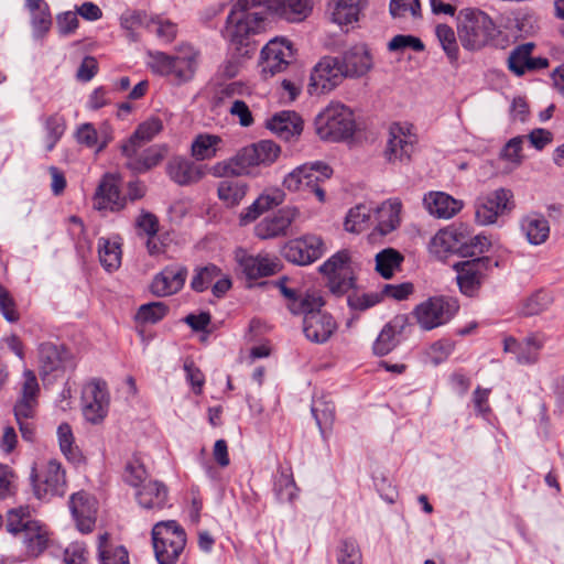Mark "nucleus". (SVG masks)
I'll return each mask as SVG.
<instances>
[{
    "instance_id": "nucleus-27",
    "label": "nucleus",
    "mask_w": 564,
    "mask_h": 564,
    "mask_svg": "<svg viewBox=\"0 0 564 564\" xmlns=\"http://www.w3.org/2000/svg\"><path fill=\"white\" fill-rule=\"evenodd\" d=\"M535 44L532 42L517 45L509 54L507 65L509 70L516 76H523L528 72H534L546 68L549 59L545 57H533L532 52Z\"/></svg>"
},
{
    "instance_id": "nucleus-1",
    "label": "nucleus",
    "mask_w": 564,
    "mask_h": 564,
    "mask_svg": "<svg viewBox=\"0 0 564 564\" xmlns=\"http://www.w3.org/2000/svg\"><path fill=\"white\" fill-rule=\"evenodd\" d=\"M286 276L280 278L275 285L288 300V308L292 314H302L303 332L306 338L313 343H325L335 332L337 325L330 314L322 311L324 301L316 293L300 292L288 288Z\"/></svg>"
},
{
    "instance_id": "nucleus-13",
    "label": "nucleus",
    "mask_w": 564,
    "mask_h": 564,
    "mask_svg": "<svg viewBox=\"0 0 564 564\" xmlns=\"http://www.w3.org/2000/svg\"><path fill=\"white\" fill-rule=\"evenodd\" d=\"M494 265H498V262L492 263L489 257H478L456 263L454 268L462 293L474 296Z\"/></svg>"
},
{
    "instance_id": "nucleus-58",
    "label": "nucleus",
    "mask_w": 564,
    "mask_h": 564,
    "mask_svg": "<svg viewBox=\"0 0 564 564\" xmlns=\"http://www.w3.org/2000/svg\"><path fill=\"white\" fill-rule=\"evenodd\" d=\"M169 312L167 305L162 302H151L139 307L137 319L142 323H158Z\"/></svg>"
},
{
    "instance_id": "nucleus-33",
    "label": "nucleus",
    "mask_w": 564,
    "mask_h": 564,
    "mask_svg": "<svg viewBox=\"0 0 564 564\" xmlns=\"http://www.w3.org/2000/svg\"><path fill=\"white\" fill-rule=\"evenodd\" d=\"M464 235V225L441 229L431 240V251L440 257L449 252L460 254Z\"/></svg>"
},
{
    "instance_id": "nucleus-17",
    "label": "nucleus",
    "mask_w": 564,
    "mask_h": 564,
    "mask_svg": "<svg viewBox=\"0 0 564 564\" xmlns=\"http://www.w3.org/2000/svg\"><path fill=\"white\" fill-rule=\"evenodd\" d=\"M513 207V193L507 188H498L477 200L475 217L480 225H491Z\"/></svg>"
},
{
    "instance_id": "nucleus-32",
    "label": "nucleus",
    "mask_w": 564,
    "mask_h": 564,
    "mask_svg": "<svg viewBox=\"0 0 564 564\" xmlns=\"http://www.w3.org/2000/svg\"><path fill=\"white\" fill-rule=\"evenodd\" d=\"M346 77H361L372 68V56L365 44L345 51L340 57Z\"/></svg>"
},
{
    "instance_id": "nucleus-57",
    "label": "nucleus",
    "mask_w": 564,
    "mask_h": 564,
    "mask_svg": "<svg viewBox=\"0 0 564 564\" xmlns=\"http://www.w3.org/2000/svg\"><path fill=\"white\" fill-rule=\"evenodd\" d=\"M436 36L451 61H455L458 57V45L454 30L446 25L440 24L436 26Z\"/></svg>"
},
{
    "instance_id": "nucleus-24",
    "label": "nucleus",
    "mask_w": 564,
    "mask_h": 564,
    "mask_svg": "<svg viewBox=\"0 0 564 564\" xmlns=\"http://www.w3.org/2000/svg\"><path fill=\"white\" fill-rule=\"evenodd\" d=\"M39 362L44 375L56 372V376L76 366L72 352L53 343H42L39 346Z\"/></svg>"
},
{
    "instance_id": "nucleus-22",
    "label": "nucleus",
    "mask_w": 564,
    "mask_h": 564,
    "mask_svg": "<svg viewBox=\"0 0 564 564\" xmlns=\"http://www.w3.org/2000/svg\"><path fill=\"white\" fill-rule=\"evenodd\" d=\"M166 147L154 144L144 149V147L121 145L122 155L126 158V165L135 174L150 171L161 163L166 154Z\"/></svg>"
},
{
    "instance_id": "nucleus-28",
    "label": "nucleus",
    "mask_w": 564,
    "mask_h": 564,
    "mask_svg": "<svg viewBox=\"0 0 564 564\" xmlns=\"http://www.w3.org/2000/svg\"><path fill=\"white\" fill-rule=\"evenodd\" d=\"M69 509L76 527L82 533L93 531L96 523V501L88 494L79 491L73 494L69 499Z\"/></svg>"
},
{
    "instance_id": "nucleus-52",
    "label": "nucleus",
    "mask_w": 564,
    "mask_h": 564,
    "mask_svg": "<svg viewBox=\"0 0 564 564\" xmlns=\"http://www.w3.org/2000/svg\"><path fill=\"white\" fill-rule=\"evenodd\" d=\"M57 438L63 455L72 463H79L83 456L78 446L75 445L74 434L69 424L62 423L57 427Z\"/></svg>"
},
{
    "instance_id": "nucleus-47",
    "label": "nucleus",
    "mask_w": 564,
    "mask_h": 564,
    "mask_svg": "<svg viewBox=\"0 0 564 564\" xmlns=\"http://www.w3.org/2000/svg\"><path fill=\"white\" fill-rule=\"evenodd\" d=\"M345 229L350 232L359 234L367 229L372 224V209L367 205H357L350 208L346 219Z\"/></svg>"
},
{
    "instance_id": "nucleus-61",
    "label": "nucleus",
    "mask_w": 564,
    "mask_h": 564,
    "mask_svg": "<svg viewBox=\"0 0 564 564\" xmlns=\"http://www.w3.org/2000/svg\"><path fill=\"white\" fill-rule=\"evenodd\" d=\"M408 48L414 52H421L424 50V44L419 37L405 34H398L388 43V50L390 52L402 53Z\"/></svg>"
},
{
    "instance_id": "nucleus-10",
    "label": "nucleus",
    "mask_w": 564,
    "mask_h": 564,
    "mask_svg": "<svg viewBox=\"0 0 564 564\" xmlns=\"http://www.w3.org/2000/svg\"><path fill=\"white\" fill-rule=\"evenodd\" d=\"M34 492L39 499L62 497L67 490L66 473L61 462L50 459L31 475Z\"/></svg>"
},
{
    "instance_id": "nucleus-19",
    "label": "nucleus",
    "mask_w": 564,
    "mask_h": 564,
    "mask_svg": "<svg viewBox=\"0 0 564 564\" xmlns=\"http://www.w3.org/2000/svg\"><path fill=\"white\" fill-rule=\"evenodd\" d=\"M325 252V245L321 237L305 235L302 238L290 240L282 248V256L289 262L307 265L319 259Z\"/></svg>"
},
{
    "instance_id": "nucleus-30",
    "label": "nucleus",
    "mask_w": 564,
    "mask_h": 564,
    "mask_svg": "<svg viewBox=\"0 0 564 564\" xmlns=\"http://www.w3.org/2000/svg\"><path fill=\"white\" fill-rule=\"evenodd\" d=\"M402 204L399 199H388L372 209L373 232L387 236L400 226Z\"/></svg>"
},
{
    "instance_id": "nucleus-8",
    "label": "nucleus",
    "mask_w": 564,
    "mask_h": 564,
    "mask_svg": "<svg viewBox=\"0 0 564 564\" xmlns=\"http://www.w3.org/2000/svg\"><path fill=\"white\" fill-rule=\"evenodd\" d=\"M316 132L326 141H341L355 132L351 110L341 104H330L315 119Z\"/></svg>"
},
{
    "instance_id": "nucleus-20",
    "label": "nucleus",
    "mask_w": 564,
    "mask_h": 564,
    "mask_svg": "<svg viewBox=\"0 0 564 564\" xmlns=\"http://www.w3.org/2000/svg\"><path fill=\"white\" fill-rule=\"evenodd\" d=\"M413 127L408 123H392L389 128V139L384 151L389 162L410 160L417 142Z\"/></svg>"
},
{
    "instance_id": "nucleus-36",
    "label": "nucleus",
    "mask_w": 564,
    "mask_h": 564,
    "mask_svg": "<svg viewBox=\"0 0 564 564\" xmlns=\"http://www.w3.org/2000/svg\"><path fill=\"white\" fill-rule=\"evenodd\" d=\"M423 203L431 215L444 219L455 216L463 208L460 200L443 192L429 193L424 196Z\"/></svg>"
},
{
    "instance_id": "nucleus-34",
    "label": "nucleus",
    "mask_w": 564,
    "mask_h": 564,
    "mask_svg": "<svg viewBox=\"0 0 564 564\" xmlns=\"http://www.w3.org/2000/svg\"><path fill=\"white\" fill-rule=\"evenodd\" d=\"M406 325L408 316L404 314L397 315L387 323L373 343V352L377 356H386L392 351L399 343L398 335L402 334Z\"/></svg>"
},
{
    "instance_id": "nucleus-55",
    "label": "nucleus",
    "mask_w": 564,
    "mask_h": 564,
    "mask_svg": "<svg viewBox=\"0 0 564 564\" xmlns=\"http://www.w3.org/2000/svg\"><path fill=\"white\" fill-rule=\"evenodd\" d=\"M553 296L549 291L539 290L530 295L523 304L522 312L524 315H538L550 307Z\"/></svg>"
},
{
    "instance_id": "nucleus-54",
    "label": "nucleus",
    "mask_w": 564,
    "mask_h": 564,
    "mask_svg": "<svg viewBox=\"0 0 564 564\" xmlns=\"http://www.w3.org/2000/svg\"><path fill=\"white\" fill-rule=\"evenodd\" d=\"M460 250L462 257H474L489 250L490 241L484 235L471 236L465 226V235Z\"/></svg>"
},
{
    "instance_id": "nucleus-51",
    "label": "nucleus",
    "mask_w": 564,
    "mask_h": 564,
    "mask_svg": "<svg viewBox=\"0 0 564 564\" xmlns=\"http://www.w3.org/2000/svg\"><path fill=\"white\" fill-rule=\"evenodd\" d=\"M44 129H45V150L51 152L66 130V121L63 116L58 113L51 115L44 120Z\"/></svg>"
},
{
    "instance_id": "nucleus-35",
    "label": "nucleus",
    "mask_w": 564,
    "mask_h": 564,
    "mask_svg": "<svg viewBox=\"0 0 564 564\" xmlns=\"http://www.w3.org/2000/svg\"><path fill=\"white\" fill-rule=\"evenodd\" d=\"M267 128L279 138L289 141L302 133L303 121L296 112L284 110L269 119L267 121Z\"/></svg>"
},
{
    "instance_id": "nucleus-48",
    "label": "nucleus",
    "mask_w": 564,
    "mask_h": 564,
    "mask_svg": "<svg viewBox=\"0 0 564 564\" xmlns=\"http://www.w3.org/2000/svg\"><path fill=\"white\" fill-rule=\"evenodd\" d=\"M223 142L221 138L215 134H199L192 143V154L196 160L204 161L214 158Z\"/></svg>"
},
{
    "instance_id": "nucleus-46",
    "label": "nucleus",
    "mask_w": 564,
    "mask_h": 564,
    "mask_svg": "<svg viewBox=\"0 0 564 564\" xmlns=\"http://www.w3.org/2000/svg\"><path fill=\"white\" fill-rule=\"evenodd\" d=\"M274 9L276 13L290 21H302L311 11L310 0H276Z\"/></svg>"
},
{
    "instance_id": "nucleus-38",
    "label": "nucleus",
    "mask_w": 564,
    "mask_h": 564,
    "mask_svg": "<svg viewBox=\"0 0 564 564\" xmlns=\"http://www.w3.org/2000/svg\"><path fill=\"white\" fill-rule=\"evenodd\" d=\"M98 257L100 264L108 272H113L121 265L122 239L115 235L111 237H100L98 239Z\"/></svg>"
},
{
    "instance_id": "nucleus-12",
    "label": "nucleus",
    "mask_w": 564,
    "mask_h": 564,
    "mask_svg": "<svg viewBox=\"0 0 564 564\" xmlns=\"http://www.w3.org/2000/svg\"><path fill=\"white\" fill-rule=\"evenodd\" d=\"M319 272L328 278V285L334 294L341 295L354 288V271L347 250L333 254L319 267Z\"/></svg>"
},
{
    "instance_id": "nucleus-62",
    "label": "nucleus",
    "mask_w": 564,
    "mask_h": 564,
    "mask_svg": "<svg viewBox=\"0 0 564 564\" xmlns=\"http://www.w3.org/2000/svg\"><path fill=\"white\" fill-rule=\"evenodd\" d=\"M31 25L33 36L35 39H43L47 34L52 25L50 8L31 13Z\"/></svg>"
},
{
    "instance_id": "nucleus-26",
    "label": "nucleus",
    "mask_w": 564,
    "mask_h": 564,
    "mask_svg": "<svg viewBox=\"0 0 564 564\" xmlns=\"http://www.w3.org/2000/svg\"><path fill=\"white\" fill-rule=\"evenodd\" d=\"M187 268L172 263L156 273L151 283V292L156 296H169L180 292L187 278Z\"/></svg>"
},
{
    "instance_id": "nucleus-7",
    "label": "nucleus",
    "mask_w": 564,
    "mask_h": 564,
    "mask_svg": "<svg viewBox=\"0 0 564 564\" xmlns=\"http://www.w3.org/2000/svg\"><path fill=\"white\" fill-rule=\"evenodd\" d=\"M332 169L323 162L305 163L291 171L283 180V185L291 192L313 193L319 203L325 202L322 183L332 176Z\"/></svg>"
},
{
    "instance_id": "nucleus-21",
    "label": "nucleus",
    "mask_w": 564,
    "mask_h": 564,
    "mask_svg": "<svg viewBox=\"0 0 564 564\" xmlns=\"http://www.w3.org/2000/svg\"><path fill=\"white\" fill-rule=\"evenodd\" d=\"M40 391L35 372L25 369L22 373L19 395L13 408L17 420L33 419L35 416Z\"/></svg>"
},
{
    "instance_id": "nucleus-31",
    "label": "nucleus",
    "mask_w": 564,
    "mask_h": 564,
    "mask_svg": "<svg viewBox=\"0 0 564 564\" xmlns=\"http://www.w3.org/2000/svg\"><path fill=\"white\" fill-rule=\"evenodd\" d=\"M543 343L535 336L530 335L521 340L507 337L503 340V350L512 354L519 365H534L539 360Z\"/></svg>"
},
{
    "instance_id": "nucleus-16",
    "label": "nucleus",
    "mask_w": 564,
    "mask_h": 564,
    "mask_svg": "<svg viewBox=\"0 0 564 564\" xmlns=\"http://www.w3.org/2000/svg\"><path fill=\"white\" fill-rule=\"evenodd\" d=\"M235 260L239 270L250 281L274 275L281 270V262L276 257L268 253L253 256L243 248L235 250Z\"/></svg>"
},
{
    "instance_id": "nucleus-5",
    "label": "nucleus",
    "mask_w": 564,
    "mask_h": 564,
    "mask_svg": "<svg viewBox=\"0 0 564 564\" xmlns=\"http://www.w3.org/2000/svg\"><path fill=\"white\" fill-rule=\"evenodd\" d=\"M150 66L153 72L170 76L176 83L191 80L197 67L198 53L189 44H181L175 55L163 52H151Z\"/></svg>"
},
{
    "instance_id": "nucleus-40",
    "label": "nucleus",
    "mask_w": 564,
    "mask_h": 564,
    "mask_svg": "<svg viewBox=\"0 0 564 564\" xmlns=\"http://www.w3.org/2000/svg\"><path fill=\"white\" fill-rule=\"evenodd\" d=\"M366 7V0H336L332 19L338 25H349L357 22L359 14Z\"/></svg>"
},
{
    "instance_id": "nucleus-45",
    "label": "nucleus",
    "mask_w": 564,
    "mask_h": 564,
    "mask_svg": "<svg viewBox=\"0 0 564 564\" xmlns=\"http://www.w3.org/2000/svg\"><path fill=\"white\" fill-rule=\"evenodd\" d=\"M97 550L100 564H130L127 549L122 545L112 549L108 533L99 535Z\"/></svg>"
},
{
    "instance_id": "nucleus-18",
    "label": "nucleus",
    "mask_w": 564,
    "mask_h": 564,
    "mask_svg": "<svg viewBox=\"0 0 564 564\" xmlns=\"http://www.w3.org/2000/svg\"><path fill=\"white\" fill-rule=\"evenodd\" d=\"M300 216V210L294 206H284L276 212L267 215L254 226V235L261 240L275 239L289 235L292 224Z\"/></svg>"
},
{
    "instance_id": "nucleus-15",
    "label": "nucleus",
    "mask_w": 564,
    "mask_h": 564,
    "mask_svg": "<svg viewBox=\"0 0 564 564\" xmlns=\"http://www.w3.org/2000/svg\"><path fill=\"white\" fill-rule=\"evenodd\" d=\"M294 57L293 45L285 39L269 41L261 51V73L264 78L286 69Z\"/></svg>"
},
{
    "instance_id": "nucleus-53",
    "label": "nucleus",
    "mask_w": 564,
    "mask_h": 564,
    "mask_svg": "<svg viewBox=\"0 0 564 564\" xmlns=\"http://www.w3.org/2000/svg\"><path fill=\"white\" fill-rule=\"evenodd\" d=\"M273 491L281 502H291L295 499L297 487L293 476L288 470H281L275 476Z\"/></svg>"
},
{
    "instance_id": "nucleus-25",
    "label": "nucleus",
    "mask_w": 564,
    "mask_h": 564,
    "mask_svg": "<svg viewBox=\"0 0 564 564\" xmlns=\"http://www.w3.org/2000/svg\"><path fill=\"white\" fill-rule=\"evenodd\" d=\"M259 164L256 160V150L253 145L242 148L237 154L228 161L217 163L213 171L218 177L257 175Z\"/></svg>"
},
{
    "instance_id": "nucleus-39",
    "label": "nucleus",
    "mask_w": 564,
    "mask_h": 564,
    "mask_svg": "<svg viewBox=\"0 0 564 564\" xmlns=\"http://www.w3.org/2000/svg\"><path fill=\"white\" fill-rule=\"evenodd\" d=\"M521 230L531 245L545 242L550 235L549 221L540 215H529L521 220Z\"/></svg>"
},
{
    "instance_id": "nucleus-37",
    "label": "nucleus",
    "mask_w": 564,
    "mask_h": 564,
    "mask_svg": "<svg viewBox=\"0 0 564 564\" xmlns=\"http://www.w3.org/2000/svg\"><path fill=\"white\" fill-rule=\"evenodd\" d=\"M139 505L148 510H161L167 505L166 486L158 480L143 484L135 494Z\"/></svg>"
},
{
    "instance_id": "nucleus-59",
    "label": "nucleus",
    "mask_w": 564,
    "mask_h": 564,
    "mask_svg": "<svg viewBox=\"0 0 564 564\" xmlns=\"http://www.w3.org/2000/svg\"><path fill=\"white\" fill-rule=\"evenodd\" d=\"M338 564H362V556L358 544L354 540H344L337 550Z\"/></svg>"
},
{
    "instance_id": "nucleus-42",
    "label": "nucleus",
    "mask_w": 564,
    "mask_h": 564,
    "mask_svg": "<svg viewBox=\"0 0 564 564\" xmlns=\"http://www.w3.org/2000/svg\"><path fill=\"white\" fill-rule=\"evenodd\" d=\"M76 139L80 144L88 148L98 145V150H102L107 147L111 140V135L108 132V127L104 126L99 131L95 129L91 123H83L76 130Z\"/></svg>"
},
{
    "instance_id": "nucleus-49",
    "label": "nucleus",
    "mask_w": 564,
    "mask_h": 564,
    "mask_svg": "<svg viewBox=\"0 0 564 564\" xmlns=\"http://www.w3.org/2000/svg\"><path fill=\"white\" fill-rule=\"evenodd\" d=\"M145 28L151 33H154L156 37L165 44L172 43L176 39L178 32L176 23L161 15L150 18Z\"/></svg>"
},
{
    "instance_id": "nucleus-56",
    "label": "nucleus",
    "mask_w": 564,
    "mask_h": 564,
    "mask_svg": "<svg viewBox=\"0 0 564 564\" xmlns=\"http://www.w3.org/2000/svg\"><path fill=\"white\" fill-rule=\"evenodd\" d=\"M256 150V160L259 166H269L273 164L280 155V147L271 140H261L252 143Z\"/></svg>"
},
{
    "instance_id": "nucleus-63",
    "label": "nucleus",
    "mask_w": 564,
    "mask_h": 564,
    "mask_svg": "<svg viewBox=\"0 0 564 564\" xmlns=\"http://www.w3.org/2000/svg\"><path fill=\"white\" fill-rule=\"evenodd\" d=\"M390 13L394 18H403L408 14L416 18L420 17L421 6L419 0H391Z\"/></svg>"
},
{
    "instance_id": "nucleus-41",
    "label": "nucleus",
    "mask_w": 564,
    "mask_h": 564,
    "mask_svg": "<svg viewBox=\"0 0 564 564\" xmlns=\"http://www.w3.org/2000/svg\"><path fill=\"white\" fill-rule=\"evenodd\" d=\"M225 177L218 184L217 193L221 202L228 207L239 205L247 194L248 186L245 182L237 178Z\"/></svg>"
},
{
    "instance_id": "nucleus-11",
    "label": "nucleus",
    "mask_w": 564,
    "mask_h": 564,
    "mask_svg": "<svg viewBox=\"0 0 564 564\" xmlns=\"http://www.w3.org/2000/svg\"><path fill=\"white\" fill-rule=\"evenodd\" d=\"M346 74L340 57L324 56L313 67L307 90L310 95H322L337 87Z\"/></svg>"
},
{
    "instance_id": "nucleus-29",
    "label": "nucleus",
    "mask_w": 564,
    "mask_h": 564,
    "mask_svg": "<svg viewBox=\"0 0 564 564\" xmlns=\"http://www.w3.org/2000/svg\"><path fill=\"white\" fill-rule=\"evenodd\" d=\"M165 173L172 182L180 186L193 185L200 181L204 175L199 165L181 155H175L167 161Z\"/></svg>"
},
{
    "instance_id": "nucleus-9",
    "label": "nucleus",
    "mask_w": 564,
    "mask_h": 564,
    "mask_svg": "<svg viewBox=\"0 0 564 564\" xmlns=\"http://www.w3.org/2000/svg\"><path fill=\"white\" fill-rule=\"evenodd\" d=\"M458 302L448 296H432L417 304L412 316L423 330H432L447 324L457 313Z\"/></svg>"
},
{
    "instance_id": "nucleus-6",
    "label": "nucleus",
    "mask_w": 564,
    "mask_h": 564,
    "mask_svg": "<svg viewBox=\"0 0 564 564\" xmlns=\"http://www.w3.org/2000/svg\"><path fill=\"white\" fill-rule=\"evenodd\" d=\"M154 555L159 564H176L186 545L185 530L175 521L155 523L151 531Z\"/></svg>"
},
{
    "instance_id": "nucleus-50",
    "label": "nucleus",
    "mask_w": 564,
    "mask_h": 564,
    "mask_svg": "<svg viewBox=\"0 0 564 564\" xmlns=\"http://www.w3.org/2000/svg\"><path fill=\"white\" fill-rule=\"evenodd\" d=\"M220 275L221 269L214 263L196 267L191 280V289L197 293H202Z\"/></svg>"
},
{
    "instance_id": "nucleus-14",
    "label": "nucleus",
    "mask_w": 564,
    "mask_h": 564,
    "mask_svg": "<svg viewBox=\"0 0 564 564\" xmlns=\"http://www.w3.org/2000/svg\"><path fill=\"white\" fill-rule=\"evenodd\" d=\"M83 414L93 423H100L108 413L109 393L107 383L101 379H91L82 391Z\"/></svg>"
},
{
    "instance_id": "nucleus-2",
    "label": "nucleus",
    "mask_w": 564,
    "mask_h": 564,
    "mask_svg": "<svg viewBox=\"0 0 564 564\" xmlns=\"http://www.w3.org/2000/svg\"><path fill=\"white\" fill-rule=\"evenodd\" d=\"M269 14L259 0H238L227 17L224 35L241 55L248 54L252 37L265 30Z\"/></svg>"
},
{
    "instance_id": "nucleus-3",
    "label": "nucleus",
    "mask_w": 564,
    "mask_h": 564,
    "mask_svg": "<svg viewBox=\"0 0 564 564\" xmlns=\"http://www.w3.org/2000/svg\"><path fill=\"white\" fill-rule=\"evenodd\" d=\"M6 528L9 533L20 536L29 555L39 556L48 543L45 527L34 518L29 506H19L8 510Z\"/></svg>"
},
{
    "instance_id": "nucleus-23",
    "label": "nucleus",
    "mask_w": 564,
    "mask_h": 564,
    "mask_svg": "<svg viewBox=\"0 0 564 564\" xmlns=\"http://www.w3.org/2000/svg\"><path fill=\"white\" fill-rule=\"evenodd\" d=\"M94 207L100 212L117 213L124 208L127 198L120 191V178L115 174H105L94 194Z\"/></svg>"
},
{
    "instance_id": "nucleus-43",
    "label": "nucleus",
    "mask_w": 564,
    "mask_h": 564,
    "mask_svg": "<svg viewBox=\"0 0 564 564\" xmlns=\"http://www.w3.org/2000/svg\"><path fill=\"white\" fill-rule=\"evenodd\" d=\"M375 260L376 271L383 279H390L395 271L400 270L404 257L400 251L393 248H386L376 254Z\"/></svg>"
},
{
    "instance_id": "nucleus-60",
    "label": "nucleus",
    "mask_w": 564,
    "mask_h": 564,
    "mask_svg": "<svg viewBox=\"0 0 564 564\" xmlns=\"http://www.w3.org/2000/svg\"><path fill=\"white\" fill-rule=\"evenodd\" d=\"M382 300L379 293H359L351 292L347 297V304L352 311H366Z\"/></svg>"
},
{
    "instance_id": "nucleus-64",
    "label": "nucleus",
    "mask_w": 564,
    "mask_h": 564,
    "mask_svg": "<svg viewBox=\"0 0 564 564\" xmlns=\"http://www.w3.org/2000/svg\"><path fill=\"white\" fill-rule=\"evenodd\" d=\"M523 140L524 137L521 135L510 139L501 149L500 158L517 165L521 164L523 159L521 154Z\"/></svg>"
},
{
    "instance_id": "nucleus-4",
    "label": "nucleus",
    "mask_w": 564,
    "mask_h": 564,
    "mask_svg": "<svg viewBox=\"0 0 564 564\" xmlns=\"http://www.w3.org/2000/svg\"><path fill=\"white\" fill-rule=\"evenodd\" d=\"M458 36L462 45L469 51L480 50L497 35L492 19L478 9H464L458 14Z\"/></svg>"
},
{
    "instance_id": "nucleus-44",
    "label": "nucleus",
    "mask_w": 564,
    "mask_h": 564,
    "mask_svg": "<svg viewBox=\"0 0 564 564\" xmlns=\"http://www.w3.org/2000/svg\"><path fill=\"white\" fill-rule=\"evenodd\" d=\"M163 129V123L159 118L152 117L140 123L131 137L122 143L129 147H145Z\"/></svg>"
}]
</instances>
